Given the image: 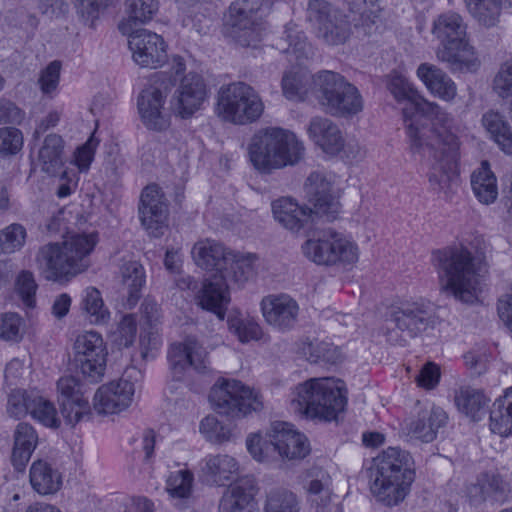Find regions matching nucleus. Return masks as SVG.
<instances>
[{
    "label": "nucleus",
    "instance_id": "34",
    "mask_svg": "<svg viewBox=\"0 0 512 512\" xmlns=\"http://www.w3.org/2000/svg\"><path fill=\"white\" fill-rule=\"evenodd\" d=\"M38 443V435L33 426L20 422L14 431L12 464L17 471H23Z\"/></svg>",
    "mask_w": 512,
    "mask_h": 512
},
{
    "label": "nucleus",
    "instance_id": "24",
    "mask_svg": "<svg viewBox=\"0 0 512 512\" xmlns=\"http://www.w3.org/2000/svg\"><path fill=\"white\" fill-rule=\"evenodd\" d=\"M387 87L397 101L406 102L402 112L405 121H410L407 124V133L411 140V147L413 149L421 148L423 146L422 138L426 136V130L419 129L415 126L413 117L415 116V111L420 106V102L424 99L409 85L407 80L399 74L390 75Z\"/></svg>",
    "mask_w": 512,
    "mask_h": 512
},
{
    "label": "nucleus",
    "instance_id": "20",
    "mask_svg": "<svg viewBox=\"0 0 512 512\" xmlns=\"http://www.w3.org/2000/svg\"><path fill=\"white\" fill-rule=\"evenodd\" d=\"M73 348L82 374L93 382L101 380L108 354L102 336L95 331H86L76 337Z\"/></svg>",
    "mask_w": 512,
    "mask_h": 512
},
{
    "label": "nucleus",
    "instance_id": "33",
    "mask_svg": "<svg viewBox=\"0 0 512 512\" xmlns=\"http://www.w3.org/2000/svg\"><path fill=\"white\" fill-rule=\"evenodd\" d=\"M470 185L475 198L483 205H491L498 198L497 177L489 162H481L470 175Z\"/></svg>",
    "mask_w": 512,
    "mask_h": 512
},
{
    "label": "nucleus",
    "instance_id": "38",
    "mask_svg": "<svg viewBox=\"0 0 512 512\" xmlns=\"http://www.w3.org/2000/svg\"><path fill=\"white\" fill-rule=\"evenodd\" d=\"M483 127L508 156H512V129L504 116L497 111L489 110L481 119Z\"/></svg>",
    "mask_w": 512,
    "mask_h": 512
},
{
    "label": "nucleus",
    "instance_id": "55",
    "mask_svg": "<svg viewBox=\"0 0 512 512\" xmlns=\"http://www.w3.org/2000/svg\"><path fill=\"white\" fill-rule=\"evenodd\" d=\"M200 432L211 443L222 444L230 440L229 426L222 424L215 416L208 415L200 423Z\"/></svg>",
    "mask_w": 512,
    "mask_h": 512
},
{
    "label": "nucleus",
    "instance_id": "9",
    "mask_svg": "<svg viewBox=\"0 0 512 512\" xmlns=\"http://www.w3.org/2000/svg\"><path fill=\"white\" fill-rule=\"evenodd\" d=\"M217 111L226 121L246 124L261 117L264 103L252 86L245 82H234L220 88Z\"/></svg>",
    "mask_w": 512,
    "mask_h": 512
},
{
    "label": "nucleus",
    "instance_id": "47",
    "mask_svg": "<svg viewBox=\"0 0 512 512\" xmlns=\"http://www.w3.org/2000/svg\"><path fill=\"white\" fill-rule=\"evenodd\" d=\"M309 80L307 72L301 69L285 72L281 82L283 95L289 100L303 101L308 93Z\"/></svg>",
    "mask_w": 512,
    "mask_h": 512
},
{
    "label": "nucleus",
    "instance_id": "16",
    "mask_svg": "<svg viewBox=\"0 0 512 512\" xmlns=\"http://www.w3.org/2000/svg\"><path fill=\"white\" fill-rule=\"evenodd\" d=\"M260 0H241L229 8V21L235 41L243 46H255L262 36V23L259 14Z\"/></svg>",
    "mask_w": 512,
    "mask_h": 512
},
{
    "label": "nucleus",
    "instance_id": "43",
    "mask_svg": "<svg viewBox=\"0 0 512 512\" xmlns=\"http://www.w3.org/2000/svg\"><path fill=\"white\" fill-rule=\"evenodd\" d=\"M231 257L234 259L228 262V271H224L221 277L224 281L228 279L243 284L255 274V263L258 260L256 254L253 253H236L232 252Z\"/></svg>",
    "mask_w": 512,
    "mask_h": 512
},
{
    "label": "nucleus",
    "instance_id": "29",
    "mask_svg": "<svg viewBox=\"0 0 512 512\" xmlns=\"http://www.w3.org/2000/svg\"><path fill=\"white\" fill-rule=\"evenodd\" d=\"M274 219L284 228L298 232L312 219L313 213L306 206H300L291 197H281L272 202Z\"/></svg>",
    "mask_w": 512,
    "mask_h": 512
},
{
    "label": "nucleus",
    "instance_id": "19",
    "mask_svg": "<svg viewBox=\"0 0 512 512\" xmlns=\"http://www.w3.org/2000/svg\"><path fill=\"white\" fill-rule=\"evenodd\" d=\"M305 192L313 215L332 221L340 211V189L332 177L313 172L305 182Z\"/></svg>",
    "mask_w": 512,
    "mask_h": 512
},
{
    "label": "nucleus",
    "instance_id": "35",
    "mask_svg": "<svg viewBox=\"0 0 512 512\" xmlns=\"http://www.w3.org/2000/svg\"><path fill=\"white\" fill-rule=\"evenodd\" d=\"M204 462L203 473L219 486H224L227 482H231L238 477L239 464L230 455H208Z\"/></svg>",
    "mask_w": 512,
    "mask_h": 512
},
{
    "label": "nucleus",
    "instance_id": "22",
    "mask_svg": "<svg viewBox=\"0 0 512 512\" xmlns=\"http://www.w3.org/2000/svg\"><path fill=\"white\" fill-rule=\"evenodd\" d=\"M207 97V86L203 77L190 72L180 79L170 100V108L182 119L190 118L198 111Z\"/></svg>",
    "mask_w": 512,
    "mask_h": 512
},
{
    "label": "nucleus",
    "instance_id": "31",
    "mask_svg": "<svg viewBox=\"0 0 512 512\" xmlns=\"http://www.w3.org/2000/svg\"><path fill=\"white\" fill-rule=\"evenodd\" d=\"M37 164V162H32ZM91 162H70L72 168L65 165V162H38L40 169L51 177H58L61 181L57 196L65 198L72 194L78 183V172H87Z\"/></svg>",
    "mask_w": 512,
    "mask_h": 512
},
{
    "label": "nucleus",
    "instance_id": "48",
    "mask_svg": "<svg viewBox=\"0 0 512 512\" xmlns=\"http://www.w3.org/2000/svg\"><path fill=\"white\" fill-rule=\"evenodd\" d=\"M264 512H300L299 498L291 490L273 489L267 494Z\"/></svg>",
    "mask_w": 512,
    "mask_h": 512
},
{
    "label": "nucleus",
    "instance_id": "18",
    "mask_svg": "<svg viewBox=\"0 0 512 512\" xmlns=\"http://www.w3.org/2000/svg\"><path fill=\"white\" fill-rule=\"evenodd\" d=\"M168 362L174 380L183 381L191 372L206 374L210 371L208 353L196 340L174 343L168 351Z\"/></svg>",
    "mask_w": 512,
    "mask_h": 512
},
{
    "label": "nucleus",
    "instance_id": "58",
    "mask_svg": "<svg viewBox=\"0 0 512 512\" xmlns=\"http://www.w3.org/2000/svg\"><path fill=\"white\" fill-rule=\"evenodd\" d=\"M61 403V414L66 423L75 426L84 417L90 415V405L86 398H77L76 400H65Z\"/></svg>",
    "mask_w": 512,
    "mask_h": 512
},
{
    "label": "nucleus",
    "instance_id": "13",
    "mask_svg": "<svg viewBox=\"0 0 512 512\" xmlns=\"http://www.w3.org/2000/svg\"><path fill=\"white\" fill-rule=\"evenodd\" d=\"M173 87L174 82L170 77L164 73H157L140 93L137 105L141 119L147 128L162 131L169 126V121L162 109Z\"/></svg>",
    "mask_w": 512,
    "mask_h": 512
},
{
    "label": "nucleus",
    "instance_id": "26",
    "mask_svg": "<svg viewBox=\"0 0 512 512\" xmlns=\"http://www.w3.org/2000/svg\"><path fill=\"white\" fill-rule=\"evenodd\" d=\"M263 316L268 324L279 329H291L297 322L299 306L287 294L270 295L262 300Z\"/></svg>",
    "mask_w": 512,
    "mask_h": 512
},
{
    "label": "nucleus",
    "instance_id": "23",
    "mask_svg": "<svg viewBox=\"0 0 512 512\" xmlns=\"http://www.w3.org/2000/svg\"><path fill=\"white\" fill-rule=\"evenodd\" d=\"M129 48L135 63L141 67L156 69L167 60L163 38L149 30L137 29L129 33Z\"/></svg>",
    "mask_w": 512,
    "mask_h": 512
},
{
    "label": "nucleus",
    "instance_id": "63",
    "mask_svg": "<svg viewBox=\"0 0 512 512\" xmlns=\"http://www.w3.org/2000/svg\"><path fill=\"white\" fill-rule=\"evenodd\" d=\"M136 333L137 324L135 317L133 315H125L115 332V341L121 347H129L133 344Z\"/></svg>",
    "mask_w": 512,
    "mask_h": 512
},
{
    "label": "nucleus",
    "instance_id": "12",
    "mask_svg": "<svg viewBox=\"0 0 512 512\" xmlns=\"http://www.w3.org/2000/svg\"><path fill=\"white\" fill-rule=\"evenodd\" d=\"M307 20L315 27L317 36L328 45L344 44L351 27L346 16L326 0H309Z\"/></svg>",
    "mask_w": 512,
    "mask_h": 512
},
{
    "label": "nucleus",
    "instance_id": "10",
    "mask_svg": "<svg viewBox=\"0 0 512 512\" xmlns=\"http://www.w3.org/2000/svg\"><path fill=\"white\" fill-rule=\"evenodd\" d=\"M209 400L218 414L232 419L244 417L263 407L258 394L235 379L218 380L210 390Z\"/></svg>",
    "mask_w": 512,
    "mask_h": 512
},
{
    "label": "nucleus",
    "instance_id": "3",
    "mask_svg": "<svg viewBox=\"0 0 512 512\" xmlns=\"http://www.w3.org/2000/svg\"><path fill=\"white\" fill-rule=\"evenodd\" d=\"M97 243V235L74 234L62 243H48L39 248L36 263L46 280L69 281L89 266L87 257Z\"/></svg>",
    "mask_w": 512,
    "mask_h": 512
},
{
    "label": "nucleus",
    "instance_id": "36",
    "mask_svg": "<svg viewBox=\"0 0 512 512\" xmlns=\"http://www.w3.org/2000/svg\"><path fill=\"white\" fill-rule=\"evenodd\" d=\"M417 75L433 94L447 101L455 97L456 86L454 82L438 67L422 63L417 69Z\"/></svg>",
    "mask_w": 512,
    "mask_h": 512
},
{
    "label": "nucleus",
    "instance_id": "4",
    "mask_svg": "<svg viewBox=\"0 0 512 512\" xmlns=\"http://www.w3.org/2000/svg\"><path fill=\"white\" fill-rule=\"evenodd\" d=\"M347 403L342 381L335 378H312L299 384L292 404L300 414L332 421Z\"/></svg>",
    "mask_w": 512,
    "mask_h": 512
},
{
    "label": "nucleus",
    "instance_id": "50",
    "mask_svg": "<svg viewBox=\"0 0 512 512\" xmlns=\"http://www.w3.org/2000/svg\"><path fill=\"white\" fill-rule=\"evenodd\" d=\"M304 353L307 359L315 364H336L341 360V352L338 347L324 341L310 342L304 348Z\"/></svg>",
    "mask_w": 512,
    "mask_h": 512
},
{
    "label": "nucleus",
    "instance_id": "46",
    "mask_svg": "<svg viewBox=\"0 0 512 512\" xmlns=\"http://www.w3.org/2000/svg\"><path fill=\"white\" fill-rule=\"evenodd\" d=\"M120 273L122 282L128 289V301L130 304H135L145 284L144 268L137 261H128L121 266Z\"/></svg>",
    "mask_w": 512,
    "mask_h": 512
},
{
    "label": "nucleus",
    "instance_id": "39",
    "mask_svg": "<svg viewBox=\"0 0 512 512\" xmlns=\"http://www.w3.org/2000/svg\"><path fill=\"white\" fill-rule=\"evenodd\" d=\"M490 430L501 437L512 435V387L493 403L490 411Z\"/></svg>",
    "mask_w": 512,
    "mask_h": 512
},
{
    "label": "nucleus",
    "instance_id": "41",
    "mask_svg": "<svg viewBox=\"0 0 512 512\" xmlns=\"http://www.w3.org/2000/svg\"><path fill=\"white\" fill-rule=\"evenodd\" d=\"M488 399L484 393L470 386L460 387L455 393L457 408L473 420L480 419L484 413Z\"/></svg>",
    "mask_w": 512,
    "mask_h": 512
},
{
    "label": "nucleus",
    "instance_id": "14",
    "mask_svg": "<svg viewBox=\"0 0 512 512\" xmlns=\"http://www.w3.org/2000/svg\"><path fill=\"white\" fill-rule=\"evenodd\" d=\"M141 372L135 366L125 369L118 381H112L98 388L94 395V409L99 414H114L130 406L135 393V384Z\"/></svg>",
    "mask_w": 512,
    "mask_h": 512
},
{
    "label": "nucleus",
    "instance_id": "60",
    "mask_svg": "<svg viewBox=\"0 0 512 512\" xmlns=\"http://www.w3.org/2000/svg\"><path fill=\"white\" fill-rule=\"evenodd\" d=\"M500 487L499 478L485 476L468 488V495L474 503L494 498Z\"/></svg>",
    "mask_w": 512,
    "mask_h": 512
},
{
    "label": "nucleus",
    "instance_id": "56",
    "mask_svg": "<svg viewBox=\"0 0 512 512\" xmlns=\"http://www.w3.org/2000/svg\"><path fill=\"white\" fill-rule=\"evenodd\" d=\"M194 477L189 470L171 473L167 480V492L173 498H187L191 494Z\"/></svg>",
    "mask_w": 512,
    "mask_h": 512
},
{
    "label": "nucleus",
    "instance_id": "51",
    "mask_svg": "<svg viewBox=\"0 0 512 512\" xmlns=\"http://www.w3.org/2000/svg\"><path fill=\"white\" fill-rule=\"evenodd\" d=\"M230 332L237 336L240 342L247 343L252 340H259L262 330L259 324L249 317L240 315L228 318Z\"/></svg>",
    "mask_w": 512,
    "mask_h": 512
},
{
    "label": "nucleus",
    "instance_id": "2",
    "mask_svg": "<svg viewBox=\"0 0 512 512\" xmlns=\"http://www.w3.org/2000/svg\"><path fill=\"white\" fill-rule=\"evenodd\" d=\"M370 491L387 507L399 505L409 494L415 480L410 454L398 447H389L373 459L369 468Z\"/></svg>",
    "mask_w": 512,
    "mask_h": 512
},
{
    "label": "nucleus",
    "instance_id": "53",
    "mask_svg": "<svg viewBox=\"0 0 512 512\" xmlns=\"http://www.w3.org/2000/svg\"><path fill=\"white\" fill-rule=\"evenodd\" d=\"M284 34L288 43V48L285 51L294 54L297 60L302 61L313 55L312 46L307 42L304 32L299 30L296 25L287 26Z\"/></svg>",
    "mask_w": 512,
    "mask_h": 512
},
{
    "label": "nucleus",
    "instance_id": "27",
    "mask_svg": "<svg viewBox=\"0 0 512 512\" xmlns=\"http://www.w3.org/2000/svg\"><path fill=\"white\" fill-rule=\"evenodd\" d=\"M195 300L202 309L213 312L223 320L230 302L228 285L224 277L215 275L212 279H206L197 290Z\"/></svg>",
    "mask_w": 512,
    "mask_h": 512
},
{
    "label": "nucleus",
    "instance_id": "44",
    "mask_svg": "<svg viewBox=\"0 0 512 512\" xmlns=\"http://www.w3.org/2000/svg\"><path fill=\"white\" fill-rule=\"evenodd\" d=\"M470 14L485 27H494L499 22L501 0H464Z\"/></svg>",
    "mask_w": 512,
    "mask_h": 512
},
{
    "label": "nucleus",
    "instance_id": "52",
    "mask_svg": "<svg viewBox=\"0 0 512 512\" xmlns=\"http://www.w3.org/2000/svg\"><path fill=\"white\" fill-rule=\"evenodd\" d=\"M26 229L19 223H13L0 230V254H12L25 244Z\"/></svg>",
    "mask_w": 512,
    "mask_h": 512
},
{
    "label": "nucleus",
    "instance_id": "8",
    "mask_svg": "<svg viewBox=\"0 0 512 512\" xmlns=\"http://www.w3.org/2000/svg\"><path fill=\"white\" fill-rule=\"evenodd\" d=\"M250 160H302L303 142L290 130L267 127L258 130L248 143Z\"/></svg>",
    "mask_w": 512,
    "mask_h": 512
},
{
    "label": "nucleus",
    "instance_id": "62",
    "mask_svg": "<svg viewBox=\"0 0 512 512\" xmlns=\"http://www.w3.org/2000/svg\"><path fill=\"white\" fill-rule=\"evenodd\" d=\"M493 89L500 98L512 100V61L501 66L494 78Z\"/></svg>",
    "mask_w": 512,
    "mask_h": 512
},
{
    "label": "nucleus",
    "instance_id": "61",
    "mask_svg": "<svg viewBox=\"0 0 512 512\" xmlns=\"http://www.w3.org/2000/svg\"><path fill=\"white\" fill-rule=\"evenodd\" d=\"M23 146L22 132L14 127L0 128V155H16Z\"/></svg>",
    "mask_w": 512,
    "mask_h": 512
},
{
    "label": "nucleus",
    "instance_id": "25",
    "mask_svg": "<svg viewBox=\"0 0 512 512\" xmlns=\"http://www.w3.org/2000/svg\"><path fill=\"white\" fill-rule=\"evenodd\" d=\"M267 437L273 445V452H277L281 458L303 459L310 452L306 436L293 429L287 422H273Z\"/></svg>",
    "mask_w": 512,
    "mask_h": 512
},
{
    "label": "nucleus",
    "instance_id": "15",
    "mask_svg": "<svg viewBox=\"0 0 512 512\" xmlns=\"http://www.w3.org/2000/svg\"><path fill=\"white\" fill-rule=\"evenodd\" d=\"M7 412L10 416L21 419L30 414L44 426L58 428L60 420L50 401L35 390H13L8 397Z\"/></svg>",
    "mask_w": 512,
    "mask_h": 512
},
{
    "label": "nucleus",
    "instance_id": "17",
    "mask_svg": "<svg viewBox=\"0 0 512 512\" xmlns=\"http://www.w3.org/2000/svg\"><path fill=\"white\" fill-rule=\"evenodd\" d=\"M427 114L433 117L434 128L429 130L433 135V143L427 144V147H434L439 156L448 160H457L460 157V143L455 134L452 133L453 118L443 111L436 103L423 100L415 111L417 114ZM435 158L438 154L434 155Z\"/></svg>",
    "mask_w": 512,
    "mask_h": 512
},
{
    "label": "nucleus",
    "instance_id": "57",
    "mask_svg": "<svg viewBox=\"0 0 512 512\" xmlns=\"http://www.w3.org/2000/svg\"><path fill=\"white\" fill-rule=\"evenodd\" d=\"M129 22L145 23L152 19L158 10L157 0H125Z\"/></svg>",
    "mask_w": 512,
    "mask_h": 512
},
{
    "label": "nucleus",
    "instance_id": "40",
    "mask_svg": "<svg viewBox=\"0 0 512 512\" xmlns=\"http://www.w3.org/2000/svg\"><path fill=\"white\" fill-rule=\"evenodd\" d=\"M254 487L250 480H241L230 486L219 503V512H241L251 502Z\"/></svg>",
    "mask_w": 512,
    "mask_h": 512
},
{
    "label": "nucleus",
    "instance_id": "5",
    "mask_svg": "<svg viewBox=\"0 0 512 512\" xmlns=\"http://www.w3.org/2000/svg\"><path fill=\"white\" fill-rule=\"evenodd\" d=\"M313 93L322 109L332 116L351 117L363 110V98L356 86L330 70L312 77Z\"/></svg>",
    "mask_w": 512,
    "mask_h": 512
},
{
    "label": "nucleus",
    "instance_id": "7",
    "mask_svg": "<svg viewBox=\"0 0 512 512\" xmlns=\"http://www.w3.org/2000/svg\"><path fill=\"white\" fill-rule=\"evenodd\" d=\"M433 35L440 41L437 56L455 69L470 67L474 62L473 48L466 39V24L455 12L438 16L432 28Z\"/></svg>",
    "mask_w": 512,
    "mask_h": 512
},
{
    "label": "nucleus",
    "instance_id": "1",
    "mask_svg": "<svg viewBox=\"0 0 512 512\" xmlns=\"http://www.w3.org/2000/svg\"><path fill=\"white\" fill-rule=\"evenodd\" d=\"M441 289L456 300L472 304L481 292V278L487 272L484 255L464 245L448 246L432 254Z\"/></svg>",
    "mask_w": 512,
    "mask_h": 512
},
{
    "label": "nucleus",
    "instance_id": "30",
    "mask_svg": "<svg viewBox=\"0 0 512 512\" xmlns=\"http://www.w3.org/2000/svg\"><path fill=\"white\" fill-rule=\"evenodd\" d=\"M310 139L331 155L340 151L344 146V140L338 126L325 117H313L307 127Z\"/></svg>",
    "mask_w": 512,
    "mask_h": 512
},
{
    "label": "nucleus",
    "instance_id": "45",
    "mask_svg": "<svg viewBox=\"0 0 512 512\" xmlns=\"http://www.w3.org/2000/svg\"><path fill=\"white\" fill-rule=\"evenodd\" d=\"M81 310L93 324H103L109 319L110 313L105 307L101 293L94 287H88L83 291Z\"/></svg>",
    "mask_w": 512,
    "mask_h": 512
},
{
    "label": "nucleus",
    "instance_id": "21",
    "mask_svg": "<svg viewBox=\"0 0 512 512\" xmlns=\"http://www.w3.org/2000/svg\"><path fill=\"white\" fill-rule=\"evenodd\" d=\"M139 218L144 229L153 237H160L167 228L168 205L160 187L146 186L140 196Z\"/></svg>",
    "mask_w": 512,
    "mask_h": 512
},
{
    "label": "nucleus",
    "instance_id": "6",
    "mask_svg": "<svg viewBox=\"0 0 512 512\" xmlns=\"http://www.w3.org/2000/svg\"><path fill=\"white\" fill-rule=\"evenodd\" d=\"M385 336L394 345H404L408 340L417 337L438 324V317L432 304L423 299L403 301L393 305L389 311Z\"/></svg>",
    "mask_w": 512,
    "mask_h": 512
},
{
    "label": "nucleus",
    "instance_id": "59",
    "mask_svg": "<svg viewBox=\"0 0 512 512\" xmlns=\"http://www.w3.org/2000/svg\"><path fill=\"white\" fill-rule=\"evenodd\" d=\"M23 337V320L17 313L0 314V339L18 342Z\"/></svg>",
    "mask_w": 512,
    "mask_h": 512
},
{
    "label": "nucleus",
    "instance_id": "28",
    "mask_svg": "<svg viewBox=\"0 0 512 512\" xmlns=\"http://www.w3.org/2000/svg\"><path fill=\"white\" fill-rule=\"evenodd\" d=\"M232 252L221 243L206 239L194 245L192 256L199 267L208 271L215 270L222 275L224 271H228V262L234 259L231 257Z\"/></svg>",
    "mask_w": 512,
    "mask_h": 512
},
{
    "label": "nucleus",
    "instance_id": "42",
    "mask_svg": "<svg viewBox=\"0 0 512 512\" xmlns=\"http://www.w3.org/2000/svg\"><path fill=\"white\" fill-rule=\"evenodd\" d=\"M446 420L447 416L443 410L433 409L429 414L423 413L413 421L409 431L423 442H431L435 439L438 429L445 425Z\"/></svg>",
    "mask_w": 512,
    "mask_h": 512
},
{
    "label": "nucleus",
    "instance_id": "32",
    "mask_svg": "<svg viewBox=\"0 0 512 512\" xmlns=\"http://www.w3.org/2000/svg\"><path fill=\"white\" fill-rule=\"evenodd\" d=\"M460 170L457 162H433L428 180L432 190L451 199L459 186Z\"/></svg>",
    "mask_w": 512,
    "mask_h": 512
},
{
    "label": "nucleus",
    "instance_id": "37",
    "mask_svg": "<svg viewBox=\"0 0 512 512\" xmlns=\"http://www.w3.org/2000/svg\"><path fill=\"white\" fill-rule=\"evenodd\" d=\"M29 476L32 488L40 495L54 494L62 485L59 471L44 460L32 463Z\"/></svg>",
    "mask_w": 512,
    "mask_h": 512
},
{
    "label": "nucleus",
    "instance_id": "11",
    "mask_svg": "<svg viewBox=\"0 0 512 512\" xmlns=\"http://www.w3.org/2000/svg\"><path fill=\"white\" fill-rule=\"evenodd\" d=\"M303 254L319 265H353L358 261L356 243L331 229L323 231L318 238L308 239L302 245Z\"/></svg>",
    "mask_w": 512,
    "mask_h": 512
},
{
    "label": "nucleus",
    "instance_id": "54",
    "mask_svg": "<svg viewBox=\"0 0 512 512\" xmlns=\"http://www.w3.org/2000/svg\"><path fill=\"white\" fill-rule=\"evenodd\" d=\"M37 289L38 285L32 272L23 270L17 275L15 292L26 307H35Z\"/></svg>",
    "mask_w": 512,
    "mask_h": 512
},
{
    "label": "nucleus",
    "instance_id": "49",
    "mask_svg": "<svg viewBox=\"0 0 512 512\" xmlns=\"http://www.w3.org/2000/svg\"><path fill=\"white\" fill-rule=\"evenodd\" d=\"M307 492L309 501L316 512H324L330 504L332 495L329 475L321 472V477L312 479L309 482Z\"/></svg>",
    "mask_w": 512,
    "mask_h": 512
},
{
    "label": "nucleus",
    "instance_id": "64",
    "mask_svg": "<svg viewBox=\"0 0 512 512\" xmlns=\"http://www.w3.org/2000/svg\"><path fill=\"white\" fill-rule=\"evenodd\" d=\"M60 402L65 400H76L85 398L82 390V384L73 376L61 377L57 383Z\"/></svg>",
    "mask_w": 512,
    "mask_h": 512
}]
</instances>
